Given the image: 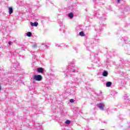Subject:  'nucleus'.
Returning <instances> with one entry per match:
<instances>
[{"label": "nucleus", "mask_w": 130, "mask_h": 130, "mask_svg": "<svg viewBox=\"0 0 130 130\" xmlns=\"http://www.w3.org/2000/svg\"><path fill=\"white\" fill-rule=\"evenodd\" d=\"M70 101L71 103H74L75 102V100L71 99Z\"/></svg>", "instance_id": "12"}, {"label": "nucleus", "mask_w": 130, "mask_h": 130, "mask_svg": "<svg viewBox=\"0 0 130 130\" xmlns=\"http://www.w3.org/2000/svg\"><path fill=\"white\" fill-rule=\"evenodd\" d=\"M112 85V83L111 82H108L106 83V87H110Z\"/></svg>", "instance_id": "6"}, {"label": "nucleus", "mask_w": 130, "mask_h": 130, "mask_svg": "<svg viewBox=\"0 0 130 130\" xmlns=\"http://www.w3.org/2000/svg\"><path fill=\"white\" fill-rule=\"evenodd\" d=\"M30 25L32 26V27L35 26V27H37L38 26V22H35L34 23L30 22Z\"/></svg>", "instance_id": "2"}, {"label": "nucleus", "mask_w": 130, "mask_h": 130, "mask_svg": "<svg viewBox=\"0 0 130 130\" xmlns=\"http://www.w3.org/2000/svg\"><path fill=\"white\" fill-rule=\"evenodd\" d=\"M26 36L28 37H31L32 36V33H31V32H27L26 33Z\"/></svg>", "instance_id": "9"}, {"label": "nucleus", "mask_w": 130, "mask_h": 130, "mask_svg": "<svg viewBox=\"0 0 130 130\" xmlns=\"http://www.w3.org/2000/svg\"><path fill=\"white\" fill-rule=\"evenodd\" d=\"M99 108L100 109H104V105H103L102 104H100L99 105Z\"/></svg>", "instance_id": "7"}, {"label": "nucleus", "mask_w": 130, "mask_h": 130, "mask_svg": "<svg viewBox=\"0 0 130 130\" xmlns=\"http://www.w3.org/2000/svg\"><path fill=\"white\" fill-rule=\"evenodd\" d=\"M103 76L104 77H107V76H108V72H107L106 71H104V72L103 73Z\"/></svg>", "instance_id": "5"}, {"label": "nucleus", "mask_w": 130, "mask_h": 130, "mask_svg": "<svg viewBox=\"0 0 130 130\" xmlns=\"http://www.w3.org/2000/svg\"><path fill=\"white\" fill-rule=\"evenodd\" d=\"M8 44H9V45H11V44H12V42H9L8 43Z\"/></svg>", "instance_id": "13"}, {"label": "nucleus", "mask_w": 130, "mask_h": 130, "mask_svg": "<svg viewBox=\"0 0 130 130\" xmlns=\"http://www.w3.org/2000/svg\"><path fill=\"white\" fill-rule=\"evenodd\" d=\"M117 2H118V4H119L120 0H117Z\"/></svg>", "instance_id": "14"}, {"label": "nucleus", "mask_w": 130, "mask_h": 130, "mask_svg": "<svg viewBox=\"0 0 130 130\" xmlns=\"http://www.w3.org/2000/svg\"><path fill=\"white\" fill-rule=\"evenodd\" d=\"M37 71H38V73H41L42 74H43V73H44L43 69L41 68H38Z\"/></svg>", "instance_id": "3"}, {"label": "nucleus", "mask_w": 130, "mask_h": 130, "mask_svg": "<svg viewBox=\"0 0 130 130\" xmlns=\"http://www.w3.org/2000/svg\"><path fill=\"white\" fill-rule=\"evenodd\" d=\"M33 46L34 47H36V44H34Z\"/></svg>", "instance_id": "15"}, {"label": "nucleus", "mask_w": 130, "mask_h": 130, "mask_svg": "<svg viewBox=\"0 0 130 130\" xmlns=\"http://www.w3.org/2000/svg\"><path fill=\"white\" fill-rule=\"evenodd\" d=\"M9 10L10 15H11V14H13V8L12 7H10Z\"/></svg>", "instance_id": "8"}, {"label": "nucleus", "mask_w": 130, "mask_h": 130, "mask_svg": "<svg viewBox=\"0 0 130 130\" xmlns=\"http://www.w3.org/2000/svg\"><path fill=\"white\" fill-rule=\"evenodd\" d=\"M68 17L70 18V19H73L74 18V13H70L68 14Z\"/></svg>", "instance_id": "4"}, {"label": "nucleus", "mask_w": 130, "mask_h": 130, "mask_svg": "<svg viewBox=\"0 0 130 130\" xmlns=\"http://www.w3.org/2000/svg\"><path fill=\"white\" fill-rule=\"evenodd\" d=\"M34 80H35V81H38V82H40V81L42 80V76L40 75H34Z\"/></svg>", "instance_id": "1"}, {"label": "nucleus", "mask_w": 130, "mask_h": 130, "mask_svg": "<svg viewBox=\"0 0 130 130\" xmlns=\"http://www.w3.org/2000/svg\"><path fill=\"white\" fill-rule=\"evenodd\" d=\"M65 123H66V124H70V123H71V121H70V120H67V121H66Z\"/></svg>", "instance_id": "11"}, {"label": "nucleus", "mask_w": 130, "mask_h": 130, "mask_svg": "<svg viewBox=\"0 0 130 130\" xmlns=\"http://www.w3.org/2000/svg\"><path fill=\"white\" fill-rule=\"evenodd\" d=\"M80 36L84 37L85 36V34L84 33V31H82L79 32Z\"/></svg>", "instance_id": "10"}]
</instances>
